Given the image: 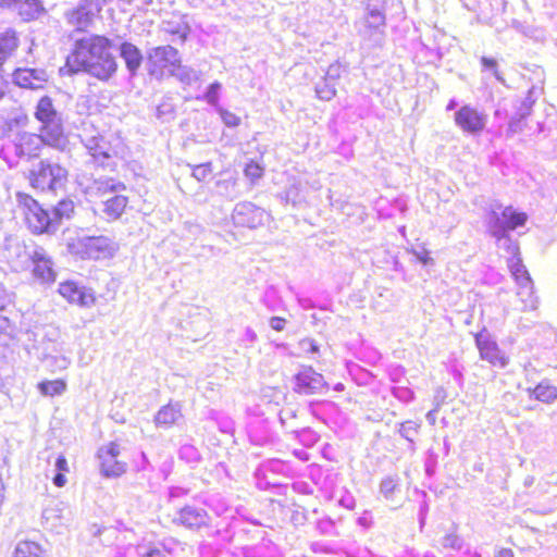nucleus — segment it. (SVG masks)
Masks as SVG:
<instances>
[{
  "label": "nucleus",
  "mask_w": 557,
  "mask_h": 557,
  "mask_svg": "<svg viewBox=\"0 0 557 557\" xmlns=\"http://www.w3.org/2000/svg\"><path fill=\"white\" fill-rule=\"evenodd\" d=\"M111 47L112 40L101 35L77 39L65 65L60 69V74L86 73L99 81H109L117 71L116 60L109 51Z\"/></svg>",
  "instance_id": "1"
},
{
  "label": "nucleus",
  "mask_w": 557,
  "mask_h": 557,
  "mask_svg": "<svg viewBox=\"0 0 557 557\" xmlns=\"http://www.w3.org/2000/svg\"><path fill=\"white\" fill-rule=\"evenodd\" d=\"M502 206L491 209L486 214V227L492 237L496 239L499 248L505 249L510 257L519 255V246L509 235L510 231L523 226L528 220L524 212H519L511 206L498 211Z\"/></svg>",
  "instance_id": "2"
},
{
  "label": "nucleus",
  "mask_w": 557,
  "mask_h": 557,
  "mask_svg": "<svg viewBox=\"0 0 557 557\" xmlns=\"http://www.w3.org/2000/svg\"><path fill=\"white\" fill-rule=\"evenodd\" d=\"M69 171L52 158L40 159L29 170L28 181L33 188L40 191L57 193L67 183Z\"/></svg>",
  "instance_id": "3"
},
{
  "label": "nucleus",
  "mask_w": 557,
  "mask_h": 557,
  "mask_svg": "<svg viewBox=\"0 0 557 557\" xmlns=\"http://www.w3.org/2000/svg\"><path fill=\"white\" fill-rule=\"evenodd\" d=\"M35 117L42 124L41 131L50 145H57L63 135V119L52 98L41 97L36 106Z\"/></svg>",
  "instance_id": "4"
},
{
  "label": "nucleus",
  "mask_w": 557,
  "mask_h": 557,
  "mask_svg": "<svg viewBox=\"0 0 557 557\" xmlns=\"http://www.w3.org/2000/svg\"><path fill=\"white\" fill-rule=\"evenodd\" d=\"M180 59L178 50L170 45L151 48L147 51L148 72L152 77L162 79Z\"/></svg>",
  "instance_id": "5"
},
{
  "label": "nucleus",
  "mask_w": 557,
  "mask_h": 557,
  "mask_svg": "<svg viewBox=\"0 0 557 557\" xmlns=\"http://www.w3.org/2000/svg\"><path fill=\"white\" fill-rule=\"evenodd\" d=\"M20 38L13 28H7L0 33V100L10 95L11 82L5 73L4 64L16 52Z\"/></svg>",
  "instance_id": "6"
},
{
  "label": "nucleus",
  "mask_w": 557,
  "mask_h": 557,
  "mask_svg": "<svg viewBox=\"0 0 557 557\" xmlns=\"http://www.w3.org/2000/svg\"><path fill=\"white\" fill-rule=\"evenodd\" d=\"M121 446L115 442H110L98 449L100 474L104 478H119L126 472L127 465L119 460Z\"/></svg>",
  "instance_id": "7"
},
{
  "label": "nucleus",
  "mask_w": 557,
  "mask_h": 557,
  "mask_svg": "<svg viewBox=\"0 0 557 557\" xmlns=\"http://www.w3.org/2000/svg\"><path fill=\"white\" fill-rule=\"evenodd\" d=\"M455 124L463 132L470 135H480L488 121V116L476 108L465 104L455 112Z\"/></svg>",
  "instance_id": "8"
},
{
  "label": "nucleus",
  "mask_w": 557,
  "mask_h": 557,
  "mask_svg": "<svg viewBox=\"0 0 557 557\" xmlns=\"http://www.w3.org/2000/svg\"><path fill=\"white\" fill-rule=\"evenodd\" d=\"M329 385L324 376L312 367H302L294 375V392L300 395L320 394L327 389Z\"/></svg>",
  "instance_id": "9"
},
{
  "label": "nucleus",
  "mask_w": 557,
  "mask_h": 557,
  "mask_svg": "<svg viewBox=\"0 0 557 557\" xmlns=\"http://www.w3.org/2000/svg\"><path fill=\"white\" fill-rule=\"evenodd\" d=\"M268 213L264 209L250 201L236 203L232 213V220L235 225L248 228H257L263 225Z\"/></svg>",
  "instance_id": "10"
},
{
  "label": "nucleus",
  "mask_w": 557,
  "mask_h": 557,
  "mask_svg": "<svg viewBox=\"0 0 557 557\" xmlns=\"http://www.w3.org/2000/svg\"><path fill=\"white\" fill-rule=\"evenodd\" d=\"M103 0H82L77 7L66 12L67 22L78 29L88 27L101 12Z\"/></svg>",
  "instance_id": "11"
},
{
  "label": "nucleus",
  "mask_w": 557,
  "mask_h": 557,
  "mask_svg": "<svg viewBox=\"0 0 557 557\" xmlns=\"http://www.w3.org/2000/svg\"><path fill=\"white\" fill-rule=\"evenodd\" d=\"M84 257L94 260L107 259L114 256L116 245L107 236H90L81 239Z\"/></svg>",
  "instance_id": "12"
},
{
  "label": "nucleus",
  "mask_w": 557,
  "mask_h": 557,
  "mask_svg": "<svg viewBox=\"0 0 557 557\" xmlns=\"http://www.w3.org/2000/svg\"><path fill=\"white\" fill-rule=\"evenodd\" d=\"M12 83L24 89H40L49 79L45 69L17 67L11 74Z\"/></svg>",
  "instance_id": "13"
},
{
  "label": "nucleus",
  "mask_w": 557,
  "mask_h": 557,
  "mask_svg": "<svg viewBox=\"0 0 557 557\" xmlns=\"http://www.w3.org/2000/svg\"><path fill=\"white\" fill-rule=\"evenodd\" d=\"M30 268L34 277L37 280L44 283L55 281L52 258L44 247L38 246L37 249L33 250L32 260L29 262V269Z\"/></svg>",
  "instance_id": "14"
},
{
  "label": "nucleus",
  "mask_w": 557,
  "mask_h": 557,
  "mask_svg": "<svg viewBox=\"0 0 557 557\" xmlns=\"http://www.w3.org/2000/svg\"><path fill=\"white\" fill-rule=\"evenodd\" d=\"M0 8L17 14L24 22L37 20L45 12L41 0H0Z\"/></svg>",
  "instance_id": "15"
},
{
  "label": "nucleus",
  "mask_w": 557,
  "mask_h": 557,
  "mask_svg": "<svg viewBox=\"0 0 557 557\" xmlns=\"http://www.w3.org/2000/svg\"><path fill=\"white\" fill-rule=\"evenodd\" d=\"M59 293L62 297L67 299L69 302L81 307H91L96 301V297L91 288H87L71 281L61 283L59 286Z\"/></svg>",
  "instance_id": "16"
},
{
  "label": "nucleus",
  "mask_w": 557,
  "mask_h": 557,
  "mask_svg": "<svg viewBox=\"0 0 557 557\" xmlns=\"http://www.w3.org/2000/svg\"><path fill=\"white\" fill-rule=\"evenodd\" d=\"M45 144V136L27 132L18 133L14 143V153L18 158L32 159L39 156Z\"/></svg>",
  "instance_id": "17"
},
{
  "label": "nucleus",
  "mask_w": 557,
  "mask_h": 557,
  "mask_svg": "<svg viewBox=\"0 0 557 557\" xmlns=\"http://www.w3.org/2000/svg\"><path fill=\"white\" fill-rule=\"evenodd\" d=\"M173 523L196 530L208 525L209 516L205 509L187 505L176 512V516L173 518Z\"/></svg>",
  "instance_id": "18"
},
{
  "label": "nucleus",
  "mask_w": 557,
  "mask_h": 557,
  "mask_svg": "<svg viewBox=\"0 0 557 557\" xmlns=\"http://www.w3.org/2000/svg\"><path fill=\"white\" fill-rule=\"evenodd\" d=\"M475 344L479 348L480 356L483 360L488 361L494 366H499L505 368L507 366V360L503 356L499 350L497 344L490 339L487 335L476 334L475 335Z\"/></svg>",
  "instance_id": "19"
},
{
  "label": "nucleus",
  "mask_w": 557,
  "mask_h": 557,
  "mask_svg": "<svg viewBox=\"0 0 557 557\" xmlns=\"http://www.w3.org/2000/svg\"><path fill=\"white\" fill-rule=\"evenodd\" d=\"M28 227L34 234H54L51 212L41 206L25 215Z\"/></svg>",
  "instance_id": "20"
},
{
  "label": "nucleus",
  "mask_w": 557,
  "mask_h": 557,
  "mask_svg": "<svg viewBox=\"0 0 557 557\" xmlns=\"http://www.w3.org/2000/svg\"><path fill=\"white\" fill-rule=\"evenodd\" d=\"M41 360L52 372L65 370L71 364V359L62 354L60 344L51 341L44 347Z\"/></svg>",
  "instance_id": "21"
},
{
  "label": "nucleus",
  "mask_w": 557,
  "mask_h": 557,
  "mask_svg": "<svg viewBox=\"0 0 557 557\" xmlns=\"http://www.w3.org/2000/svg\"><path fill=\"white\" fill-rule=\"evenodd\" d=\"M508 267L511 275L520 287L519 295H527L528 297H531L533 294V281L519 255L508 259Z\"/></svg>",
  "instance_id": "22"
},
{
  "label": "nucleus",
  "mask_w": 557,
  "mask_h": 557,
  "mask_svg": "<svg viewBox=\"0 0 557 557\" xmlns=\"http://www.w3.org/2000/svg\"><path fill=\"white\" fill-rule=\"evenodd\" d=\"M126 186L123 182L113 177L101 176L92 180L87 187V193L90 196L103 197L109 194H117L125 191Z\"/></svg>",
  "instance_id": "23"
},
{
  "label": "nucleus",
  "mask_w": 557,
  "mask_h": 557,
  "mask_svg": "<svg viewBox=\"0 0 557 557\" xmlns=\"http://www.w3.org/2000/svg\"><path fill=\"white\" fill-rule=\"evenodd\" d=\"M472 5L466 4V7L475 12L478 18L484 23H490L493 17L500 14L504 11V0H473Z\"/></svg>",
  "instance_id": "24"
},
{
  "label": "nucleus",
  "mask_w": 557,
  "mask_h": 557,
  "mask_svg": "<svg viewBox=\"0 0 557 557\" xmlns=\"http://www.w3.org/2000/svg\"><path fill=\"white\" fill-rule=\"evenodd\" d=\"M71 509L59 500H52L44 510L42 519L51 527L57 528L70 521Z\"/></svg>",
  "instance_id": "25"
},
{
  "label": "nucleus",
  "mask_w": 557,
  "mask_h": 557,
  "mask_svg": "<svg viewBox=\"0 0 557 557\" xmlns=\"http://www.w3.org/2000/svg\"><path fill=\"white\" fill-rule=\"evenodd\" d=\"M84 146L95 163L102 168L108 165L107 161L111 159V154L109 152V144L102 137L92 136L87 138L84 141Z\"/></svg>",
  "instance_id": "26"
},
{
  "label": "nucleus",
  "mask_w": 557,
  "mask_h": 557,
  "mask_svg": "<svg viewBox=\"0 0 557 557\" xmlns=\"http://www.w3.org/2000/svg\"><path fill=\"white\" fill-rule=\"evenodd\" d=\"M120 57L124 60L129 75L132 77L136 76L144 60L140 49L132 42H122L120 46Z\"/></svg>",
  "instance_id": "27"
},
{
  "label": "nucleus",
  "mask_w": 557,
  "mask_h": 557,
  "mask_svg": "<svg viewBox=\"0 0 557 557\" xmlns=\"http://www.w3.org/2000/svg\"><path fill=\"white\" fill-rule=\"evenodd\" d=\"M38 245L32 243L29 245L25 243H15L10 246L9 256L12 262L22 270L29 269V262L32 260L33 250L37 249Z\"/></svg>",
  "instance_id": "28"
},
{
  "label": "nucleus",
  "mask_w": 557,
  "mask_h": 557,
  "mask_svg": "<svg viewBox=\"0 0 557 557\" xmlns=\"http://www.w3.org/2000/svg\"><path fill=\"white\" fill-rule=\"evenodd\" d=\"M525 392L530 399H535L544 404H552L557 399V386L549 380H543L534 387L528 386Z\"/></svg>",
  "instance_id": "29"
},
{
  "label": "nucleus",
  "mask_w": 557,
  "mask_h": 557,
  "mask_svg": "<svg viewBox=\"0 0 557 557\" xmlns=\"http://www.w3.org/2000/svg\"><path fill=\"white\" fill-rule=\"evenodd\" d=\"M50 212L54 224V232L57 233L64 221H69L73 218L75 213V202L69 197L63 198L52 207Z\"/></svg>",
  "instance_id": "30"
},
{
  "label": "nucleus",
  "mask_w": 557,
  "mask_h": 557,
  "mask_svg": "<svg viewBox=\"0 0 557 557\" xmlns=\"http://www.w3.org/2000/svg\"><path fill=\"white\" fill-rule=\"evenodd\" d=\"M182 417L181 405L170 403L159 409L154 417V423L157 426L169 428L177 423Z\"/></svg>",
  "instance_id": "31"
},
{
  "label": "nucleus",
  "mask_w": 557,
  "mask_h": 557,
  "mask_svg": "<svg viewBox=\"0 0 557 557\" xmlns=\"http://www.w3.org/2000/svg\"><path fill=\"white\" fill-rule=\"evenodd\" d=\"M281 202L284 205L292 203L293 206L306 201V190L300 181H294L284 191L277 195Z\"/></svg>",
  "instance_id": "32"
},
{
  "label": "nucleus",
  "mask_w": 557,
  "mask_h": 557,
  "mask_svg": "<svg viewBox=\"0 0 557 557\" xmlns=\"http://www.w3.org/2000/svg\"><path fill=\"white\" fill-rule=\"evenodd\" d=\"M128 202V198L120 193L113 194L112 197L103 201L102 212L112 220L119 219L124 212Z\"/></svg>",
  "instance_id": "33"
},
{
  "label": "nucleus",
  "mask_w": 557,
  "mask_h": 557,
  "mask_svg": "<svg viewBox=\"0 0 557 557\" xmlns=\"http://www.w3.org/2000/svg\"><path fill=\"white\" fill-rule=\"evenodd\" d=\"M164 30L172 35V36H176L177 39L173 38V41H178L180 44H184L190 33H191V27L188 23V21L186 20V16H182L178 21H168L164 23Z\"/></svg>",
  "instance_id": "34"
},
{
  "label": "nucleus",
  "mask_w": 557,
  "mask_h": 557,
  "mask_svg": "<svg viewBox=\"0 0 557 557\" xmlns=\"http://www.w3.org/2000/svg\"><path fill=\"white\" fill-rule=\"evenodd\" d=\"M28 115L24 112H12L4 120V125L0 128V137H4L12 132H18L28 124Z\"/></svg>",
  "instance_id": "35"
},
{
  "label": "nucleus",
  "mask_w": 557,
  "mask_h": 557,
  "mask_svg": "<svg viewBox=\"0 0 557 557\" xmlns=\"http://www.w3.org/2000/svg\"><path fill=\"white\" fill-rule=\"evenodd\" d=\"M169 76L177 78L184 85H191L199 79V72L190 66L183 65L180 60L175 67L169 70Z\"/></svg>",
  "instance_id": "36"
},
{
  "label": "nucleus",
  "mask_w": 557,
  "mask_h": 557,
  "mask_svg": "<svg viewBox=\"0 0 557 557\" xmlns=\"http://www.w3.org/2000/svg\"><path fill=\"white\" fill-rule=\"evenodd\" d=\"M386 25V15L381 14L373 17L364 18V30L362 35L364 37H371L373 34H384V27Z\"/></svg>",
  "instance_id": "37"
},
{
  "label": "nucleus",
  "mask_w": 557,
  "mask_h": 557,
  "mask_svg": "<svg viewBox=\"0 0 557 557\" xmlns=\"http://www.w3.org/2000/svg\"><path fill=\"white\" fill-rule=\"evenodd\" d=\"M400 490V479L398 475H388L382 479L380 483V493L387 500H393L396 492Z\"/></svg>",
  "instance_id": "38"
},
{
  "label": "nucleus",
  "mask_w": 557,
  "mask_h": 557,
  "mask_svg": "<svg viewBox=\"0 0 557 557\" xmlns=\"http://www.w3.org/2000/svg\"><path fill=\"white\" fill-rule=\"evenodd\" d=\"M480 63L481 71L483 73H491V75H493L497 82H499L502 85L506 87L508 86L503 73L499 71V64L496 59L483 55L480 58Z\"/></svg>",
  "instance_id": "39"
},
{
  "label": "nucleus",
  "mask_w": 557,
  "mask_h": 557,
  "mask_svg": "<svg viewBox=\"0 0 557 557\" xmlns=\"http://www.w3.org/2000/svg\"><path fill=\"white\" fill-rule=\"evenodd\" d=\"M42 549L37 543L24 541L16 545L13 557H40Z\"/></svg>",
  "instance_id": "40"
},
{
  "label": "nucleus",
  "mask_w": 557,
  "mask_h": 557,
  "mask_svg": "<svg viewBox=\"0 0 557 557\" xmlns=\"http://www.w3.org/2000/svg\"><path fill=\"white\" fill-rule=\"evenodd\" d=\"M38 389L45 396L61 395L66 389V383L63 380L44 381L38 384Z\"/></svg>",
  "instance_id": "41"
},
{
  "label": "nucleus",
  "mask_w": 557,
  "mask_h": 557,
  "mask_svg": "<svg viewBox=\"0 0 557 557\" xmlns=\"http://www.w3.org/2000/svg\"><path fill=\"white\" fill-rule=\"evenodd\" d=\"M290 432L295 434V437L305 447H312L319 441L318 433L308 426L301 429H290Z\"/></svg>",
  "instance_id": "42"
},
{
  "label": "nucleus",
  "mask_w": 557,
  "mask_h": 557,
  "mask_svg": "<svg viewBox=\"0 0 557 557\" xmlns=\"http://www.w3.org/2000/svg\"><path fill=\"white\" fill-rule=\"evenodd\" d=\"M317 97L324 101L332 100L336 95L335 83L329 81V78H322L314 87Z\"/></svg>",
  "instance_id": "43"
},
{
  "label": "nucleus",
  "mask_w": 557,
  "mask_h": 557,
  "mask_svg": "<svg viewBox=\"0 0 557 557\" xmlns=\"http://www.w3.org/2000/svg\"><path fill=\"white\" fill-rule=\"evenodd\" d=\"M14 325L11 320L4 315L0 314V345L9 346L10 342L13 339L14 335Z\"/></svg>",
  "instance_id": "44"
},
{
  "label": "nucleus",
  "mask_w": 557,
  "mask_h": 557,
  "mask_svg": "<svg viewBox=\"0 0 557 557\" xmlns=\"http://www.w3.org/2000/svg\"><path fill=\"white\" fill-rule=\"evenodd\" d=\"M419 429H420L419 423L408 420V421H405L399 424L398 433L400 434V436L406 438L410 443L411 446H413L414 445L413 436L418 434Z\"/></svg>",
  "instance_id": "45"
},
{
  "label": "nucleus",
  "mask_w": 557,
  "mask_h": 557,
  "mask_svg": "<svg viewBox=\"0 0 557 557\" xmlns=\"http://www.w3.org/2000/svg\"><path fill=\"white\" fill-rule=\"evenodd\" d=\"M15 198L18 207L23 210L24 215L40 207L38 201L28 194L16 193Z\"/></svg>",
  "instance_id": "46"
},
{
  "label": "nucleus",
  "mask_w": 557,
  "mask_h": 557,
  "mask_svg": "<svg viewBox=\"0 0 557 557\" xmlns=\"http://www.w3.org/2000/svg\"><path fill=\"white\" fill-rule=\"evenodd\" d=\"M222 89V85L219 82H213L210 84L205 92L203 99L212 107L218 109V107H221L219 104L220 99V91Z\"/></svg>",
  "instance_id": "47"
},
{
  "label": "nucleus",
  "mask_w": 557,
  "mask_h": 557,
  "mask_svg": "<svg viewBox=\"0 0 557 557\" xmlns=\"http://www.w3.org/2000/svg\"><path fill=\"white\" fill-rule=\"evenodd\" d=\"M263 173L264 169L255 161L248 162L244 169L245 176L249 178L252 184L260 180L263 176Z\"/></svg>",
  "instance_id": "48"
},
{
  "label": "nucleus",
  "mask_w": 557,
  "mask_h": 557,
  "mask_svg": "<svg viewBox=\"0 0 557 557\" xmlns=\"http://www.w3.org/2000/svg\"><path fill=\"white\" fill-rule=\"evenodd\" d=\"M220 116L223 123L228 127H237L240 124V117L237 116L235 113L222 108L218 107L215 110Z\"/></svg>",
  "instance_id": "49"
},
{
  "label": "nucleus",
  "mask_w": 557,
  "mask_h": 557,
  "mask_svg": "<svg viewBox=\"0 0 557 557\" xmlns=\"http://www.w3.org/2000/svg\"><path fill=\"white\" fill-rule=\"evenodd\" d=\"M525 119L522 117V116H519L517 114H515L513 116H511L509 123H508V128H507V137H511L516 134H519L523 131L524 128V123Z\"/></svg>",
  "instance_id": "50"
},
{
  "label": "nucleus",
  "mask_w": 557,
  "mask_h": 557,
  "mask_svg": "<svg viewBox=\"0 0 557 557\" xmlns=\"http://www.w3.org/2000/svg\"><path fill=\"white\" fill-rule=\"evenodd\" d=\"M154 544L160 546V550H163L165 556L177 557L176 549L178 547V542L175 539H164L163 541Z\"/></svg>",
  "instance_id": "51"
},
{
  "label": "nucleus",
  "mask_w": 557,
  "mask_h": 557,
  "mask_svg": "<svg viewBox=\"0 0 557 557\" xmlns=\"http://www.w3.org/2000/svg\"><path fill=\"white\" fill-rule=\"evenodd\" d=\"M442 545L445 548L460 550L463 545V540L456 533H449L442 539Z\"/></svg>",
  "instance_id": "52"
},
{
  "label": "nucleus",
  "mask_w": 557,
  "mask_h": 557,
  "mask_svg": "<svg viewBox=\"0 0 557 557\" xmlns=\"http://www.w3.org/2000/svg\"><path fill=\"white\" fill-rule=\"evenodd\" d=\"M212 165L210 162L195 165L193 169V176L198 181L202 182L211 173Z\"/></svg>",
  "instance_id": "53"
},
{
  "label": "nucleus",
  "mask_w": 557,
  "mask_h": 557,
  "mask_svg": "<svg viewBox=\"0 0 557 557\" xmlns=\"http://www.w3.org/2000/svg\"><path fill=\"white\" fill-rule=\"evenodd\" d=\"M140 557H168L163 550H160V546L154 543H150L141 547Z\"/></svg>",
  "instance_id": "54"
},
{
  "label": "nucleus",
  "mask_w": 557,
  "mask_h": 557,
  "mask_svg": "<svg viewBox=\"0 0 557 557\" xmlns=\"http://www.w3.org/2000/svg\"><path fill=\"white\" fill-rule=\"evenodd\" d=\"M216 185L223 195L231 197V198L235 197V194L233 193V190L236 186L235 180L230 178V180L219 181Z\"/></svg>",
  "instance_id": "55"
},
{
  "label": "nucleus",
  "mask_w": 557,
  "mask_h": 557,
  "mask_svg": "<svg viewBox=\"0 0 557 557\" xmlns=\"http://www.w3.org/2000/svg\"><path fill=\"white\" fill-rule=\"evenodd\" d=\"M296 418V411L290 409V408H286V409H282L280 411V414H278V419H280V422L281 424L286 429V430H289L290 429H295L294 426H292L288 421L292 420V419H295Z\"/></svg>",
  "instance_id": "56"
},
{
  "label": "nucleus",
  "mask_w": 557,
  "mask_h": 557,
  "mask_svg": "<svg viewBox=\"0 0 557 557\" xmlns=\"http://www.w3.org/2000/svg\"><path fill=\"white\" fill-rule=\"evenodd\" d=\"M13 302V294L10 293L4 285L0 284V311Z\"/></svg>",
  "instance_id": "57"
},
{
  "label": "nucleus",
  "mask_w": 557,
  "mask_h": 557,
  "mask_svg": "<svg viewBox=\"0 0 557 557\" xmlns=\"http://www.w3.org/2000/svg\"><path fill=\"white\" fill-rule=\"evenodd\" d=\"M174 114V107L170 102H162L157 107V116L159 119L172 117Z\"/></svg>",
  "instance_id": "58"
},
{
  "label": "nucleus",
  "mask_w": 557,
  "mask_h": 557,
  "mask_svg": "<svg viewBox=\"0 0 557 557\" xmlns=\"http://www.w3.org/2000/svg\"><path fill=\"white\" fill-rule=\"evenodd\" d=\"M342 74V65L338 62L332 63L326 71V74L323 78H329V81L335 83L336 79L341 77Z\"/></svg>",
  "instance_id": "59"
},
{
  "label": "nucleus",
  "mask_w": 557,
  "mask_h": 557,
  "mask_svg": "<svg viewBox=\"0 0 557 557\" xmlns=\"http://www.w3.org/2000/svg\"><path fill=\"white\" fill-rule=\"evenodd\" d=\"M180 457L193 461L198 459V453L194 446L185 445L180 449Z\"/></svg>",
  "instance_id": "60"
},
{
  "label": "nucleus",
  "mask_w": 557,
  "mask_h": 557,
  "mask_svg": "<svg viewBox=\"0 0 557 557\" xmlns=\"http://www.w3.org/2000/svg\"><path fill=\"white\" fill-rule=\"evenodd\" d=\"M300 347L302 350L309 354H318L319 352V346L314 339L311 338H305L300 342Z\"/></svg>",
  "instance_id": "61"
},
{
  "label": "nucleus",
  "mask_w": 557,
  "mask_h": 557,
  "mask_svg": "<svg viewBox=\"0 0 557 557\" xmlns=\"http://www.w3.org/2000/svg\"><path fill=\"white\" fill-rule=\"evenodd\" d=\"M287 321L282 317H272L269 320V325L276 332H282L285 329Z\"/></svg>",
  "instance_id": "62"
},
{
  "label": "nucleus",
  "mask_w": 557,
  "mask_h": 557,
  "mask_svg": "<svg viewBox=\"0 0 557 557\" xmlns=\"http://www.w3.org/2000/svg\"><path fill=\"white\" fill-rule=\"evenodd\" d=\"M54 471L61 472V473L69 472L67 460L63 455H58L55 462H54Z\"/></svg>",
  "instance_id": "63"
},
{
  "label": "nucleus",
  "mask_w": 557,
  "mask_h": 557,
  "mask_svg": "<svg viewBox=\"0 0 557 557\" xmlns=\"http://www.w3.org/2000/svg\"><path fill=\"white\" fill-rule=\"evenodd\" d=\"M515 108L517 110L515 114L522 116L524 119H527L531 114V111H532V108L530 106L523 104L518 100L515 104Z\"/></svg>",
  "instance_id": "64"
}]
</instances>
